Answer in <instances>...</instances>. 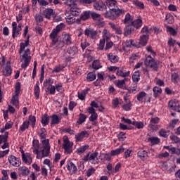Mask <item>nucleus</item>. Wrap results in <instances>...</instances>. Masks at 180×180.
<instances>
[{
  "mask_svg": "<svg viewBox=\"0 0 180 180\" xmlns=\"http://www.w3.org/2000/svg\"><path fill=\"white\" fill-rule=\"evenodd\" d=\"M65 27V24L60 23L58 25L55 29H53L51 33L49 35V37L51 40V42L49 45V47L54 49V50H61L64 47L65 43L63 41H58V32H61L63 29Z\"/></svg>",
  "mask_w": 180,
  "mask_h": 180,
  "instance_id": "nucleus-3",
  "label": "nucleus"
},
{
  "mask_svg": "<svg viewBox=\"0 0 180 180\" xmlns=\"http://www.w3.org/2000/svg\"><path fill=\"white\" fill-rule=\"evenodd\" d=\"M130 20H131V15H130V13H127L125 15L124 19L122 20V22L124 23V25H126V23L130 22Z\"/></svg>",
  "mask_w": 180,
  "mask_h": 180,
  "instance_id": "nucleus-57",
  "label": "nucleus"
},
{
  "mask_svg": "<svg viewBox=\"0 0 180 180\" xmlns=\"http://www.w3.org/2000/svg\"><path fill=\"white\" fill-rule=\"evenodd\" d=\"M29 172H30V171L25 166L18 168V173L20 175H22V176H27V175H29Z\"/></svg>",
  "mask_w": 180,
  "mask_h": 180,
  "instance_id": "nucleus-26",
  "label": "nucleus"
},
{
  "mask_svg": "<svg viewBox=\"0 0 180 180\" xmlns=\"http://www.w3.org/2000/svg\"><path fill=\"white\" fill-rule=\"evenodd\" d=\"M67 169H68L70 172H72V174H75V172H77V166H75V164L72 162L69 161L67 164Z\"/></svg>",
  "mask_w": 180,
  "mask_h": 180,
  "instance_id": "nucleus-25",
  "label": "nucleus"
},
{
  "mask_svg": "<svg viewBox=\"0 0 180 180\" xmlns=\"http://www.w3.org/2000/svg\"><path fill=\"white\" fill-rule=\"evenodd\" d=\"M29 46V39L25 41V43H20L19 54H20V60L22 63L21 67L22 68H26L28 67L29 64H30V61L32 60V57L30 56V49H27L25 51V49ZM24 51V53L22 54Z\"/></svg>",
  "mask_w": 180,
  "mask_h": 180,
  "instance_id": "nucleus-4",
  "label": "nucleus"
},
{
  "mask_svg": "<svg viewBox=\"0 0 180 180\" xmlns=\"http://www.w3.org/2000/svg\"><path fill=\"white\" fill-rule=\"evenodd\" d=\"M84 137H88V131H82L75 136V141H83Z\"/></svg>",
  "mask_w": 180,
  "mask_h": 180,
  "instance_id": "nucleus-22",
  "label": "nucleus"
},
{
  "mask_svg": "<svg viewBox=\"0 0 180 180\" xmlns=\"http://www.w3.org/2000/svg\"><path fill=\"white\" fill-rule=\"evenodd\" d=\"M84 34L89 37V39H91V40H95L98 36V31L94 30V28L87 27L84 30Z\"/></svg>",
  "mask_w": 180,
  "mask_h": 180,
  "instance_id": "nucleus-10",
  "label": "nucleus"
},
{
  "mask_svg": "<svg viewBox=\"0 0 180 180\" xmlns=\"http://www.w3.org/2000/svg\"><path fill=\"white\" fill-rule=\"evenodd\" d=\"M54 15V11L52 8H46L44 11V15L46 19H50Z\"/></svg>",
  "mask_w": 180,
  "mask_h": 180,
  "instance_id": "nucleus-28",
  "label": "nucleus"
},
{
  "mask_svg": "<svg viewBox=\"0 0 180 180\" xmlns=\"http://www.w3.org/2000/svg\"><path fill=\"white\" fill-rule=\"evenodd\" d=\"M137 156H138L139 158H140L142 161H146V160H147V158H148V154L147 153V151H146V150H144V149L140 150L137 153Z\"/></svg>",
  "mask_w": 180,
  "mask_h": 180,
  "instance_id": "nucleus-23",
  "label": "nucleus"
},
{
  "mask_svg": "<svg viewBox=\"0 0 180 180\" xmlns=\"http://www.w3.org/2000/svg\"><path fill=\"white\" fill-rule=\"evenodd\" d=\"M87 112L88 113L91 115L89 118L90 122H94V120H96V119H98V113H96V111H95V108H88Z\"/></svg>",
  "mask_w": 180,
  "mask_h": 180,
  "instance_id": "nucleus-20",
  "label": "nucleus"
},
{
  "mask_svg": "<svg viewBox=\"0 0 180 180\" xmlns=\"http://www.w3.org/2000/svg\"><path fill=\"white\" fill-rule=\"evenodd\" d=\"M63 68L64 66L59 65L53 68V72H60Z\"/></svg>",
  "mask_w": 180,
  "mask_h": 180,
  "instance_id": "nucleus-63",
  "label": "nucleus"
},
{
  "mask_svg": "<svg viewBox=\"0 0 180 180\" xmlns=\"http://www.w3.org/2000/svg\"><path fill=\"white\" fill-rule=\"evenodd\" d=\"M89 91V89H84L82 92L78 93V98L80 99V101H84L85 99V96L86 94H88V91Z\"/></svg>",
  "mask_w": 180,
  "mask_h": 180,
  "instance_id": "nucleus-41",
  "label": "nucleus"
},
{
  "mask_svg": "<svg viewBox=\"0 0 180 180\" xmlns=\"http://www.w3.org/2000/svg\"><path fill=\"white\" fill-rule=\"evenodd\" d=\"M115 0H106V6L110 11H106L104 13L105 18L110 19V20H117V19H119L122 15L126 13L124 10L117 8Z\"/></svg>",
  "mask_w": 180,
  "mask_h": 180,
  "instance_id": "nucleus-2",
  "label": "nucleus"
},
{
  "mask_svg": "<svg viewBox=\"0 0 180 180\" xmlns=\"http://www.w3.org/2000/svg\"><path fill=\"white\" fill-rule=\"evenodd\" d=\"M29 124H30L29 121H25L20 127V131H25V130H27V129H29Z\"/></svg>",
  "mask_w": 180,
  "mask_h": 180,
  "instance_id": "nucleus-43",
  "label": "nucleus"
},
{
  "mask_svg": "<svg viewBox=\"0 0 180 180\" xmlns=\"http://www.w3.org/2000/svg\"><path fill=\"white\" fill-rule=\"evenodd\" d=\"M15 95L20 94V82H17L15 87Z\"/></svg>",
  "mask_w": 180,
  "mask_h": 180,
  "instance_id": "nucleus-59",
  "label": "nucleus"
},
{
  "mask_svg": "<svg viewBox=\"0 0 180 180\" xmlns=\"http://www.w3.org/2000/svg\"><path fill=\"white\" fill-rule=\"evenodd\" d=\"M42 147L44 148L40 153H37V160H41L44 157H49L50 155V142L49 139L41 141Z\"/></svg>",
  "mask_w": 180,
  "mask_h": 180,
  "instance_id": "nucleus-5",
  "label": "nucleus"
},
{
  "mask_svg": "<svg viewBox=\"0 0 180 180\" xmlns=\"http://www.w3.org/2000/svg\"><path fill=\"white\" fill-rule=\"evenodd\" d=\"M170 151H172L173 154H176L177 155H180V149L179 148L172 147L171 148Z\"/></svg>",
  "mask_w": 180,
  "mask_h": 180,
  "instance_id": "nucleus-64",
  "label": "nucleus"
},
{
  "mask_svg": "<svg viewBox=\"0 0 180 180\" xmlns=\"http://www.w3.org/2000/svg\"><path fill=\"white\" fill-rule=\"evenodd\" d=\"M122 120L124 123H127V124H132L133 126H135L136 129H143V127H144V123L142 122L131 121L130 119H126L124 117L122 118Z\"/></svg>",
  "mask_w": 180,
  "mask_h": 180,
  "instance_id": "nucleus-12",
  "label": "nucleus"
},
{
  "mask_svg": "<svg viewBox=\"0 0 180 180\" xmlns=\"http://www.w3.org/2000/svg\"><path fill=\"white\" fill-rule=\"evenodd\" d=\"M124 68L123 67H117V75L118 77H122V78H126V77H129L130 75V71L124 72Z\"/></svg>",
  "mask_w": 180,
  "mask_h": 180,
  "instance_id": "nucleus-17",
  "label": "nucleus"
},
{
  "mask_svg": "<svg viewBox=\"0 0 180 180\" xmlns=\"http://www.w3.org/2000/svg\"><path fill=\"white\" fill-rule=\"evenodd\" d=\"M1 174L3 175L2 180H8L9 179V176H8V171L3 169L1 171Z\"/></svg>",
  "mask_w": 180,
  "mask_h": 180,
  "instance_id": "nucleus-60",
  "label": "nucleus"
},
{
  "mask_svg": "<svg viewBox=\"0 0 180 180\" xmlns=\"http://www.w3.org/2000/svg\"><path fill=\"white\" fill-rule=\"evenodd\" d=\"M158 60H154L151 56H148L145 60V65L153 68V71H158Z\"/></svg>",
  "mask_w": 180,
  "mask_h": 180,
  "instance_id": "nucleus-8",
  "label": "nucleus"
},
{
  "mask_svg": "<svg viewBox=\"0 0 180 180\" xmlns=\"http://www.w3.org/2000/svg\"><path fill=\"white\" fill-rule=\"evenodd\" d=\"M2 74L4 77H11L12 75V66H11V62L6 63L5 66H3Z\"/></svg>",
  "mask_w": 180,
  "mask_h": 180,
  "instance_id": "nucleus-11",
  "label": "nucleus"
},
{
  "mask_svg": "<svg viewBox=\"0 0 180 180\" xmlns=\"http://www.w3.org/2000/svg\"><path fill=\"white\" fill-rule=\"evenodd\" d=\"M141 33L143 34L142 36H150L151 34V30L148 29V27L145 26L141 30Z\"/></svg>",
  "mask_w": 180,
  "mask_h": 180,
  "instance_id": "nucleus-46",
  "label": "nucleus"
},
{
  "mask_svg": "<svg viewBox=\"0 0 180 180\" xmlns=\"http://www.w3.org/2000/svg\"><path fill=\"white\" fill-rule=\"evenodd\" d=\"M98 155H99V153L95 150L93 153L89 152L86 155L83 157V160L86 162L89 161L91 164H94L96 165V164H99V159L98 158Z\"/></svg>",
  "mask_w": 180,
  "mask_h": 180,
  "instance_id": "nucleus-6",
  "label": "nucleus"
},
{
  "mask_svg": "<svg viewBox=\"0 0 180 180\" xmlns=\"http://www.w3.org/2000/svg\"><path fill=\"white\" fill-rule=\"evenodd\" d=\"M126 81H127V79L126 78L122 80H118L117 82V86L121 89H124V88H126Z\"/></svg>",
  "mask_w": 180,
  "mask_h": 180,
  "instance_id": "nucleus-38",
  "label": "nucleus"
},
{
  "mask_svg": "<svg viewBox=\"0 0 180 180\" xmlns=\"http://www.w3.org/2000/svg\"><path fill=\"white\" fill-rule=\"evenodd\" d=\"M35 20L37 23V25H39V23H41V22H43L44 18H43V15L41 14H36L35 15Z\"/></svg>",
  "mask_w": 180,
  "mask_h": 180,
  "instance_id": "nucleus-55",
  "label": "nucleus"
},
{
  "mask_svg": "<svg viewBox=\"0 0 180 180\" xmlns=\"http://www.w3.org/2000/svg\"><path fill=\"white\" fill-rule=\"evenodd\" d=\"M94 7L96 11H103L106 9V5L103 2H96L94 4Z\"/></svg>",
  "mask_w": 180,
  "mask_h": 180,
  "instance_id": "nucleus-27",
  "label": "nucleus"
},
{
  "mask_svg": "<svg viewBox=\"0 0 180 180\" xmlns=\"http://www.w3.org/2000/svg\"><path fill=\"white\" fill-rule=\"evenodd\" d=\"M90 16H91L93 20H96V22H102L103 20V18H102L100 14L95 12H91Z\"/></svg>",
  "mask_w": 180,
  "mask_h": 180,
  "instance_id": "nucleus-29",
  "label": "nucleus"
},
{
  "mask_svg": "<svg viewBox=\"0 0 180 180\" xmlns=\"http://www.w3.org/2000/svg\"><path fill=\"white\" fill-rule=\"evenodd\" d=\"M63 4L68 6L70 11L65 12L66 22L69 25H72L75 22V16H78L81 13V9L77 7L74 0H63Z\"/></svg>",
  "mask_w": 180,
  "mask_h": 180,
  "instance_id": "nucleus-1",
  "label": "nucleus"
},
{
  "mask_svg": "<svg viewBox=\"0 0 180 180\" xmlns=\"http://www.w3.org/2000/svg\"><path fill=\"white\" fill-rule=\"evenodd\" d=\"M63 40L60 39L58 41H61L65 43V45L70 46V44H72V39L71 38V35L70 34L63 33L62 34Z\"/></svg>",
  "mask_w": 180,
  "mask_h": 180,
  "instance_id": "nucleus-15",
  "label": "nucleus"
},
{
  "mask_svg": "<svg viewBox=\"0 0 180 180\" xmlns=\"http://www.w3.org/2000/svg\"><path fill=\"white\" fill-rule=\"evenodd\" d=\"M74 146V143L70 141L68 138L63 139V143L62 148L64 150L65 154H71L72 153V147Z\"/></svg>",
  "mask_w": 180,
  "mask_h": 180,
  "instance_id": "nucleus-7",
  "label": "nucleus"
},
{
  "mask_svg": "<svg viewBox=\"0 0 180 180\" xmlns=\"http://www.w3.org/2000/svg\"><path fill=\"white\" fill-rule=\"evenodd\" d=\"M40 149V142L39 141V140L37 139H34L32 141V152L34 153V154H40V150H39Z\"/></svg>",
  "mask_w": 180,
  "mask_h": 180,
  "instance_id": "nucleus-16",
  "label": "nucleus"
},
{
  "mask_svg": "<svg viewBox=\"0 0 180 180\" xmlns=\"http://www.w3.org/2000/svg\"><path fill=\"white\" fill-rule=\"evenodd\" d=\"M8 161L13 167H19L20 165V159L15 157L14 155L9 156Z\"/></svg>",
  "mask_w": 180,
  "mask_h": 180,
  "instance_id": "nucleus-18",
  "label": "nucleus"
},
{
  "mask_svg": "<svg viewBox=\"0 0 180 180\" xmlns=\"http://www.w3.org/2000/svg\"><path fill=\"white\" fill-rule=\"evenodd\" d=\"M92 67L94 70H99V68H102V65H101V62L99 60H96L93 62Z\"/></svg>",
  "mask_w": 180,
  "mask_h": 180,
  "instance_id": "nucleus-48",
  "label": "nucleus"
},
{
  "mask_svg": "<svg viewBox=\"0 0 180 180\" xmlns=\"http://www.w3.org/2000/svg\"><path fill=\"white\" fill-rule=\"evenodd\" d=\"M22 30V29H18V24L16 22H12V37L13 39H15V37L19 36V32Z\"/></svg>",
  "mask_w": 180,
  "mask_h": 180,
  "instance_id": "nucleus-21",
  "label": "nucleus"
},
{
  "mask_svg": "<svg viewBox=\"0 0 180 180\" xmlns=\"http://www.w3.org/2000/svg\"><path fill=\"white\" fill-rule=\"evenodd\" d=\"M133 32H134V28H133V26L131 25H127L124 28V36L127 37V36H130Z\"/></svg>",
  "mask_w": 180,
  "mask_h": 180,
  "instance_id": "nucleus-24",
  "label": "nucleus"
},
{
  "mask_svg": "<svg viewBox=\"0 0 180 180\" xmlns=\"http://www.w3.org/2000/svg\"><path fill=\"white\" fill-rule=\"evenodd\" d=\"M169 108H170L172 110H174L175 112H179V113H180V105L178 101L172 100L169 101Z\"/></svg>",
  "mask_w": 180,
  "mask_h": 180,
  "instance_id": "nucleus-13",
  "label": "nucleus"
},
{
  "mask_svg": "<svg viewBox=\"0 0 180 180\" xmlns=\"http://www.w3.org/2000/svg\"><path fill=\"white\" fill-rule=\"evenodd\" d=\"M124 152V148L123 146H120L119 148L113 150L111 151V155H119L122 153Z\"/></svg>",
  "mask_w": 180,
  "mask_h": 180,
  "instance_id": "nucleus-36",
  "label": "nucleus"
},
{
  "mask_svg": "<svg viewBox=\"0 0 180 180\" xmlns=\"http://www.w3.org/2000/svg\"><path fill=\"white\" fill-rule=\"evenodd\" d=\"M86 79L89 82H92V81H95L96 79V74L94 72H90L87 74Z\"/></svg>",
  "mask_w": 180,
  "mask_h": 180,
  "instance_id": "nucleus-37",
  "label": "nucleus"
},
{
  "mask_svg": "<svg viewBox=\"0 0 180 180\" xmlns=\"http://www.w3.org/2000/svg\"><path fill=\"white\" fill-rule=\"evenodd\" d=\"M122 108L124 110L129 111L131 110V103L130 101H128V103H126L125 104L122 105Z\"/></svg>",
  "mask_w": 180,
  "mask_h": 180,
  "instance_id": "nucleus-53",
  "label": "nucleus"
},
{
  "mask_svg": "<svg viewBox=\"0 0 180 180\" xmlns=\"http://www.w3.org/2000/svg\"><path fill=\"white\" fill-rule=\"evenodd\" d=\"M85 120H86V115H85L84 114L80 113L79 115V119L77 121V123L79 124H82V123H84Z\"/></svg>",
  "mask_w": 180,
  "mask_h": 180,
  "instance_id": "nucleus-42",
  "label": "nucleus"
},
{
  "mask_svg": "<svg viewBox=\"0 0 180 180\" xmlns=\"http://www.w3.org/2000/svg\"><path fill=\"white\" fill-rule=\"evenodd\" d=\"M132 80L134 82L137 83L140 81V71H136L132 75Z\"/></svg>",
  "mask_w": 180,
  "mask_h": 180,
  "instance_id": "nucleus-40",
  "label": "nucleus"
},
{
  "mask_svg": "<svg viewBox=\"0 0 180 180\" xmlns=\"http://www.w3.org/2000/svg\"><path fill=\"white\" fill-rule=\"evenodd\" d=\"M108 60L113 63H116L119 61V56L116 55H113V53H110L108 54Z\"/></svg>",
  "mask_w": 180,
  "mask_h": 180,
  "instance_id": "nucleus-31",
  "label": "nucleus"
},
{
  "mask_svg": "<svg viewBox=\"0 0 180 180\" xmlns=\"http://www.w3.org/2000/svg\"><path fill=\"white\" fill-rule=\"evenodd\" d=\"M41 122L44 126H47V124H49L50 122V116L47 115H42Z\"/></svg>",
  "mask_w": 180,
  "mask_h": 180,
  "instance_id": "nucleus-39",
  "label": "nucleus"
},
{
  "mask_svg": "<svg viewBox=\"0 0 180 180\" xmlns=\"http://www.w3.org/2000/svg\"><path fill=\"white\" fill-rule=\"evenodd\" d=\"M153 91L154 98H158V96H160V95L162 94V90L161 89L160 87H158V86H155L153 89Z\"/></svg>",
  "mask_w": 180,
  "mask_h": 180,
  "instance_id": "nucleus-35",
  "label": "nucleus"
},
{
  "mask_svg": "<svg viewBox=\"0 0 180 180\" xmlns=\"http://www.w3.org/2000/svg\"><path fill=\"white\" fill-rule=\"evenodd\" d=\"M47 91L50 95H56V86L50 84V86L47 88Z\"/></svg>",
  "mask_w": 180,
  "mask_h": 180,
  "instance_id": "nucleus-49",
  "label": "nucleus"
},
{
  "mask_svg": "<svg viewBox=\"0 0 180 180\" xmlns=\"http://www.w3.org/2000/svg\"><path fill=\"white\" fill-rule=\"evenodd\" d=\"M148 41V35H141L139 38V44L141 46H146Z\"/></svg>",
  "mask_w": 180,
  "mask_h": 180,
  "instance_id": "nucleus-34",
  "label": "nucleus"
},
{
  "mask_svg": "<svg viewBox=\"0 0 180 180\" xmlns=\"http://www.w3.org/2000/svg\"><path fill=\"white\" fill-rule=\"evenodd\" d=\"M89 46H90V44L89 42H88V41H86V39L82 40L81 48L82 50H85V49H86V47Z\"/></svg>",
  "mask_w": 180,
  "mask_h": 180,
  "instance_id": "nucleus-56",
  "label": "nucleus"
},
{
  "mask_svg": "<svg viewBox=\"0 0 180 180\" xmlns=\"http://www.w3.org/2000/svg\"><path fill=\"white\" fill-rule=\"evenodd\" d=\"M90 15H91V12L85 11L83 13V15H82L80 19H81V20H87V19H89Z\"/></svg>",
  "mask_w": 180,
  "mask_h": 180,
  "instance_id": "nucleus-52",
  "label": "nucleus"
},
{
  "mask_svg": "<svg viewBox=\"0 0 180 180\" xmlns=\"http://www.w3.org/2000/svg\"><path fill=\"white\" fill-rule=\"evenodd\" d=\"M8 134L9 133L6 131L4 133V135L0 136V144L4 143V144L1 146V148H3V150H5V148H8L9 147V143H7Z\"/></svg>",
  "mask_w": 180,
  "mask_h": 180,
  "instance_id": "nucleus-14",
  "label": "nucleus"
},
{
  "mask_svg": "<svg viewBox=\"0 0 180 180\" xmlns=\"http://www.w3.org/2000/svg\"><path fill=\"white\" fill-rule=\"evenodd\" d=\"M131 25L134 26V27H136V29H139V27H141L143 25V20L138 18L132 21Z\"/></svg>",
  "mask_w": 180,
  "mask_h": 180,
  "instance_id": "nucleus-30",
  "label": "nucleus"
},
{
  "mask_svg": "<svg viewBox=\"0 0 180 180\" xmlns=\"http://www.w3.org/2000/svg\"><path fill=\"white\" fill-rule=\"evenodd\" d=\"M172 81L174 84H177V82L179 81V75H178V73L172 74Z\"/></svg>",
  "mask_w": 180,
  "mask_h": 180,
  "instance_id": "nucleus-51",
  "label": "nucleus"
},
{
  "mask_svg": "<svg viewBox=\"0 0 180 180\" xmlns=\"http://www.w3.org/2000/svg\"><path fill=\"white\" fill-rule=\"evenodd\" d=\"M102 39H104V40H109L110 39V33H109L108 30H103Z\"/></svg>",
  "mask_w": 180,
  "mask_h": 180,
  "instance_id": "nucleus-50",
  "label": "nucleus"
},
{
  "mask_svg": "<svg viewBox=\"0 0 180 180\" xmlns=\"http://www.w3.org/2000/svg\"><path fill=\"white\" fill-rule=\"evenodd\" d=\"M67 51L70 56H75L78 52V49H77V46H72L69 48Z\"/></svg>",
  "mask_w": 180,
  "mask_h": 180,
  "instance_id": "nucleus-44",
  "label": "nucleus"
},
{
  "mask_svg": "<svg viewBox=\"0 0 180 180\" xmlns=\"http://www.w3.org/2000/svg\"><path fill=\"white\" fill-rule=\"evenodd\" d=\"M11 103H12L13 106H19V94H15L14 96H13Z\"/></svg>",
  "mask_w": 180,
  "mask_h": 180,
  "instance_id": "nucleus-33",
  "label": "nucleus"
},
{
  "mask_svg": "<svg viewBox=\"0 0 180 180\" xmlns=\"http://www.w3.org/2000/svg\"><path fill=\"white\" fill-rule=\"evenodd\" d=\"M30 122L32 123V127H34L36 126V117L33 115H30L29 117Z\"/></svg>",
  "mask_w": 180,
  "mask_h": 180,
  "instance_id": "nucleus-61",
  "label": "nucleus"
},
{
  "mask_svg": "<svg viewBox=\"0 0 180 180\" xmlns=\"http://www.w3.org/2000/svg\"><path fill=\"white\" fill-rule=\"evenodd\" d=\"M22 161L24 162H25V164H27V165H30V164H32V156L30 155V153H25L23 150H22Z\"/></svg>",
  "mask_w": 180,
  "mask_h": 180,
  "instance_id": "nucleus-19",
  "label": "nucleus"
},
{
  "mask_svg": "<svg viewBox=\"0 0 180 180\" xmlns=\"http://www.w3.org/2000/svg\"><path fill=\"white\" fill-rule=\"evenodd\" d=\"M147 96H148V94L146 93L145 91H140L137 95H136V99L138 102H141L143 103H146V102H151V97H148L147 98Z\"/></svg>",
  "mask_w": 180,
  "mask_h": 180,
  "instance_id": "nucleus-9",
  "label": "nucleus"
},
{
  "mask_svg": "<svg viewBox=\"0 0 180 180\" xmlns=\"http://www.w3.org/2000/svg\"><path fill=\"white\" fill-rule=\"evenodd\" d=\"M133 4H134L135 6L139 8L140 9H144V4H143V2L136 0L133 1Z\"/></svg>",
  "mask_w": 180,
  "mask_h": 180,
  "instance_id": "nucleus-58",
  "label": "nucleus"
},
{
  "mask_svg": "<svg viewBox=\"0 0 180 180\" xmlns=\"http://www.w3.org/2000/svg\"><path fill=\"white\" fill-rule=\"evenodd\" d=\"M106 40L105 39H101L99 44H98V50H103V49H105V43Z\"/></svg>",
  "mask_w": 180,
  "mask_h": 180,
  "instance_id": "nucleus-54",
  "label": "nucleus"
},
{
  "mask_svg": "<svg viewBox=\"0 0 180 180\" xmlns=\"http://www.w3.org/2000/svg\"><path fill=\"white\" fill-rule=\"evenodd\" d=\"M167 32L170 33V34H172V36H175V34H176V31L175 30V29L171 27H167Z\"/></svg>",
  "mask_w": 180,
  "mask_h": 180,
  "instance_id": "nucleus-62",
  "label": "nucleus"
},
{
  "mask_svg": "<svg viewBox=\"0 0 180 180\" xmlns=\"http://www.w3.org/2000/svg\"><path fill=\"white\" fill-rule=\"evenodd\" d=\"M148 141L151 143V146H155V144H158V143H160V139L157 137H150L148 139Z\"/></svg>",
  "mask_w": 180,
  "mask_h": 180,
  "instance_id": "nucleus-45",
  "label": "nucleus"
},
{
  "mask_svg": "<svg viewBox=\"0 0 180 180\" xmlns=\"http://www.w3.org/2000/svg\"><path fill=\"white\" fill-rule=\"evenodd\" d=\"M51 126H54V124H58L61 122V120L58 117V115H53L51 117Z\"/></svg>",
  "mask_w": 180,
  "mask_h": 180,
  "instance_id": "nucleus-32",
  "label": "nucleus"
},
{
  "mask_svg": "<svg viewBox=\"0 0 180 180\" xmlns=\"http://www.w3.org/2000/svg\"><path fill=\"white\" fill-rule=\"evenodd\" d=\"M89 148V145L83 146L77 149V153L78 154H83V153H85V151H86V150H88Z\"/></svg>",
  "mask_w": 180,
  "mask_h": 180,
  "instance_id": "nucleus-47",
  "label": "nucleus"
}]
</instances>
